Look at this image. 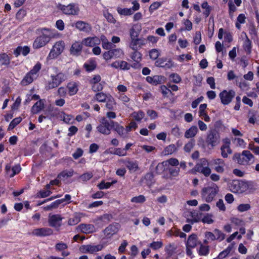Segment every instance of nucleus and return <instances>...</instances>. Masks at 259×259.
Wrapping results in <instances>:
<instances>
[{"label":"nucleus","mask_w":259,"mask_h":259,"mask_svg":"<svg viewBox=\"0 0 259 259\" xmlns=\"http://www.w3.org/2000/svg\"><path fill=\"white\" fill-rule=\"evenodd\" d=\"M97 128L100 133L106 135H109L111 130L113 129L120 137H125L124 132L125 130L123 126L120 125L117 122H114L112 120H107L105 117L102 119L101 124L97 126Z\"/></svg>","instance_id":"nucleus-1"},{"label":"nucleus","mask_w":259,"mask_h":259,"mask_svg":"<svg viewBox=\"0 0 259 259\" xmlns=\"http://www.w3.org/2000/svg\"><path fill=\"white\" fill-rule=\"evenodd\" d=\"M254 158V156L248 150H244L241 153H236L234 154L233 160L237 163L246 165L249 161Z\"/></svg>","instance_id":"nucleus-2"},{"label":"nucleus","mask_w":259,"mask_h":259,"mask_svg":"<svg viewBox=\"0 0 259 259\" xmlns=\"http://www.w3.org/2000/svg\"><path fill=\"white\" fill-rule=\"evenodd\" d=\"M220 141V133L215 129H212L208 132L205 142L207 146H210V149H213Z\"/></svg>","instance_id":"nucleus-3"},{"label":"nucleus","mask_w":259,"mask_h":259,"mask_svg":"<svg viewBox=\"0 0 259 259\" xmlns=\"http://www.w3.org/2000/svg\"><path fill=\"white\" fill-rule=\"evenodd\" d=\"M218 191L219 187L215 184L212 183L211 186L202 189V195L203 197L205 198L207 202H210L218 193Z\"/></svg>","instance_id":"nucleus-4"},{"label":"nucleus","mask_w":259,"mask_h":259,"mask_svg":"<svg viewBox=\"0 0 259 259\" xmlns=\"http://www.w3.org/2000/svg\"><path fill=\"white\" fill-rule=\"evenodd\" d=\"M248 182L242 180H233L230 184V190L233 193H242L249 188Z\"/></svg>","instance_id":"nucleus-5"},{"label":"nucleus","mask_w":259,"mask_h":259,"mask_svg":"<svg viewBox=\"0 0 259 259\" xmlns=\"http://www.w3.org/2000/svg\"><path fill=\"white\" fill-rule=\"evenodd\" d=\"M141 30V26L139 24H135L130 30V36L132 39L130 47L132 49H136L135 46L136 42H137V41L141 40V38H138Z\"/></svg>","instance_id":"nucleus-6"},{"label":"nucleus","mask_w":259,"mask_h":259,"mask_svg":"<svg viewBox=\"0 0 259 259\" xmlns=\"http://www.w3.org/2000/svg\"><path fill=\"white\" fill-rule=\"evenodd\" d=\"M64 46L65 43L63 41L61 40L57 42L50 51L48 58L52 59L57 57L63 52Z\"/></svg>","instance_id":"nucleus-7"},{"label":"nucleus","mask_w":259,"mask_h":259,"mask_svg":"<svg viewBox=\"0 0 259 259\" xmlns=\"http://www.w3.org/2000/svg\"><path fill=\"white\" fill-rule=\"evenodd\" d=\"M235 96V92L232 90H229L228 92L226 90H224L219 94L221 102L224 105L229 104Z\"/></svg>","instance_id":"nucleus-8"},{"label":"nucleus","mask_w":259,"mask_h":259,"mask_svg":"<svg viewBox=\"0 0 259 259\" xmlns=\"http://www.w3.org/2000/svg\"><path fill=\"white\" fill-rule=\"evenodd\" d=\"M52 37L50 35L45 34L42 33V35L37 37L34 40L33 47L34 49H39L45 46L49 42Z\"/></svg>","instance_id":"nucleus-9"},{"label":"nucleus","mask_w":259,"mask_h":259,"mask_svg":"<svg viewBox=\"0 0 259 259\" xmlns=\"http://www.w3.org/2000/svg\"><path fill=\"white\" fill-rule=\"evenodd\" d=\"M52 81L49 83L48 89L57 87L65 80V76L63 73H59L56 75H52Z\"/></svg>","instance_id":"nucleus-10"},{"label":"nucleus","mask_w":259,"mask_h":259,"mask_svg":"<svg viewBox=\"0 0 259 259\" xmlns=\"http://www.w3.org/2000/svg\"><path fill=\"white\" fill-rule=\"evenodd\" d=\"M58 8L66 15H76L78 14L79 11V9L75 7L74 4H69L66 6L60 4Z\"/></svg>","instance_id":"nucleus-11"},{"label":"nucleus","mask_w":259,"mask_h":259,"mask_svg":"<svg viewBox=\"0 0 259 259\" xmlns=\"http://www.w3.org/2000/svg\"><path fill=\"white\" fill-rule=\"evenodd\" d=\"M104 247L102 244L95 245H83L80 247V250L83 253H94L101 250Z\"/></svg>","instance_id":"nucleus-12"},{"label":"nucleus","mask_w":259,"mask_h":259,"mask_svg":"<svg viewBox=\"0 0 259 259\" xmlns=\"http://www.w3.org/2000/svg\"><path fill=\"white\" fill-rule=\"evenodd\" d=\"M122 55H123V52L120 49H111L103 54V58L106 60H108L113 57L120 58Z\"/></svg>","instance_id":"nucleus-13"},{"label":"nucleus","mask_w":259,"mask_h":259,"mask_svg":"<svg viewBox=\"0 0 259 259\" xmlns=\"http://www.w3.org/2000/svg\"><path fill=\"white\" fill-rule=\"evenodd\" d=\"M120 227V225L117 223H114L110 225L104 230L105 235L108 238L111 237L112 235L118 232Z\"/></svg>","instance_id":"nucleus-14"},{"label":"nucleus","mask_w":259,"mask_h":259,"mask_svg":"<svg viewBox=\"0 0 259 259\" xmlns=\"http://www.w3.org/2000/svg\"><path fill=\"white\" fill-rule=\"evenodd\" d=\"M62 218L59 214H53L49 215L48 222L51 227L56 229L59 228L62 225Z\"/></svg>","instance_id":"nucleus-15"},{"label":"nucleus","mask_w":259,"mask_h":259,"mask_svg":"<svg viewBox=\"0 0 259 259\" xmlns=\"http://www.w3.org/2000/svg\"><path fill=\"white\" fill-rule=\"evenodd\" d=\"M53 234V230L49 228H41L34 229L32 234L39 237H45Z\"/></svg>","instance_id":"nucleus-16"},{"label":"nucleus","mask_w":259,"mask_h":259,"mask_svg":"<svg viewBox=\"0 0 259 259\" xmlns=\"http://www.w3.org/2000/svg\"><path fill=\"white\" fill-rule=\"evenodd\" d=\"M199 242L197 240V236L195 234L190 235L188 238L186 243V247L187 248H195Z\"/></svg>","instance_id":"nucleus-17"},{"label":"nucleus","mask_w":259,"mask_h":259,"mask_svg":"<svg viewBox=\"0 0 259 259\" xmlns=\"http://www.w3.org/2000/svg\"><path fill=\"white\" fill-rule=\"evenodd\" d=\"M75 27L80 31L86 32L90 31L92 29V27L89 23L82 21H77L75 24Z\"/></svg>","instance_id":"nucleus-18"},{"label":"nucleus","mask_w":259,"mask_h":259,"mask_svg":"<svg viewBox=\"0 0 259 259\" xmlns=\"http://www.w3.org/2000/svg\"><path fill=\"white\" fill-rule=\"evenodd\" d=\"M78 228L80 231L83 233L89 234L93 233L95 230L94 226L92 224H82L78 226Z\"/></svg>","instance_id":"nucleus-19"},{"label":"nucleus","mask_w":259,"mask_h":259,"mask_svg":"<svg viewBox=\"0 0 259 259\" xmlns=\"http://www.w3.org/2000/svg\"><path fill=\"white\" fill-rule=\"evenodd\" d=\"M29 52L30 48L28 46H24V47L19 46L14 50V54L16 57H18L21 53L23 56H26Z\"/></svg>","instance_id":"nucleus-20"},{"label":"nucleus","mask_w":259,"mask_h":259,"mask_svg":"<svg viewBox=\"0 0 259 259\" xmlns=\"http://www.w3.org/2000/svg\"><path fill=\"white\" fill-rule=\"evenodd\" d=\"M44 108V102L40 99L37 101L32 106L31 111L33 114H36L39 112Z\"/></svg>","instance_id":"nucleus-21"},{"label":"nucleus","mask_w":259,"mask_h":259,"mask_svg":"<svg viewBox=\"0 0 259 259\" xmlns=\"http://www.w3.org/2000/svg\"><path fill=\"white\" fill-rule=\"evenodd\" d=\"M82 49V45L78 42L72 44L70 48V52L71 54L74 55H78L81 52Z\"/></svg>","instance_id":"nucleus-22"},{"label":"nucleus","mask_w":259,"mask_h":259,"mask_svg":"<svg viewBox=\"0 0 259 259\" xmlns=\"http://www.w3.org/2000/svg\"><path fill=\"white\" fill-rule=\"evenodd\" d=\"M201 215L202 213H200L199 214L196 211L191 212V216L193 218V219H187L186 222L191 224H193L194 223L199 222L201 220Z\"/></svg>","instance_id":"nucleus-23"},{"label":"nucleus","mask_w":259,"mask_h":259,"mask_svg":"<svg viewBox=\"0 0 259 259\" xmlns=\"http://www.w3.org/2000/svg\"><path fill=\"white\" fill-rule=\"evenodd\" d=\"M198 131V130L196 126H192L186 131L185 137L186 138H193L197 134Z\"/></svg>","instance_id":"nucleus-24"},{"label":"nucleus","mask_w":259,"mask_h":259,"mask_svg":"<svg viewBox=\"0 0 259 259\" xmlns=\"http://www.w3.org/2000/svg\"><path fill=\"white\" fill-rule=\"evenodd\" d=\"M96 41H99L97 37H88L82 40V44H84L87 46L93 47L96 44Z\"/></svg>","instance_id":"nucleus-25"},{"label":"nucleus","mask_w":259,"mask_h":259,"mask_svg":"<svg viewBox=\"0 0 259 259\" xmlns=\"http://www.w3.org/2000/svg\"><path fill=\"white\" fill-rule=\"evenodd\" d=\"M67 87L71 96L75 95L78 91L77 84L76 82H70L67 84Z\"/></svg>","instance_id":"nucleus-26"},{"label":"nucleus","mask_w":259,"mask_h":259,"mask_svg":"<svg viewBox=\"0 0 259 259\" xmlns=\"http://www.w3.org/2000/svg\"><path fill=\"white\" fill-rule=\"evenodd\" d=\"M73 173L74 171L72 169L70 170H65L62 171L58 175V178L60 179H62L65 178H69L73 176Z\"/></svg>","instance_id":"nucleus-27"},{"label":"nucleus","mask_w":259,"mask_h":259,"mask_svg":"<svg viewBox=\"0 0 259 259\" xmlns=\"http://www.w3.org/2000/svg\"><path fill=\"white\" fill-rule=\"evenodd\" d=\"M30 72L28 73L21 82L22 85H27L31 83L33 80V77Z\"/></svg>","instance_id":"nucleus-28"},{"label":"nucleus","mask_w":259,"mask_h":259,"mask_svg":"<svg viewBox=\"0 0 259 259\" xmlns=\"http://www.w3.org/2000/svg\"><path fill=\"white\" fill-rule=\"evenodd\" d=\"M221 150L222 156L224 158H227L228 154H231L232 153L230 146H227L226 145H222L221 147Z\"/></svg>","instance_id":"nucleus-29"},{"label":"nucleus","mask_w":259,"mask_h":259,"mask_svg":"<svg viewBox=\"0 0 259 259\" xmlns=\"http://www.w3.org/2000/svg\"><path fill=\"white\" fill-rule=\"evenodd\" d=\"M199 244L200 245L199 249V254L201 255H207L209 251V246H204L201 242H199Z\"/></svg>","instance_id":"nucleus-30"},{"label":"nucleus","mask_w":259,"mask_h":259,"mask_svg":"<svg viewBox=\"0 0 259 259\" xmlns=\"http://www.w3.org/2000/svg\"><path fill=\"white\" fill-rule=\"evenodd\" d=\"M22 119L21 117L14 118L10 123L8 130L9 131L12 130L22 121Z\"/></svg>","instance_id":"nucleus-31"},{"label":"nucleus","mask_w":259,"mask_h":259,"mask_svg":"<svg viewBox=\"0 0 259 259\" xmlns=\"http://www.w3.org/2000/svg\"><path fill=\"white\" fill-rule=\"evenodd\" d=\"M125 166L130 170L135 171L138 168V164L135 162L128 161L125 163Z\"/></svg>","instance_id":"nucleus-32"},{"label":"nucleus","mask_w":259,"mask_h":259,"mask_svg":"<svg viewBox=\"0 0 259 259\" xmlns=\"http://www.w3.org/2000/svg\"><path fill=\"white\" fill-rule=\"evenodd\" d=\"M117 12L119 14L122 15H124V16L131 15L133 14V11H132L131 9V8L130 9H127V8L122 9L121 8H118Z\"/></svg>","instance_id":"nucleus-33"},{"label":"nucleus","mask_w":259,"mask_h":259,"mask_svg":"<svg viewBox=\"0 0 259 259\" xmlns=\"http://www.w3.org/2000/svg\"><path fill=\"white\" fill-rule=\"evenodd\" d=\"M153 178L154 175L152 172L146 174L144 177L146 184L148 186H151L154 183Z\"/></svg>","instance_id":"nucleus-34"},{"label":"nucleus","mask_w":259,"mask_h":259,"mask_svg":"<svg viewBox=\"0 0 259 259\" xmlns=\"http://www.w3.org/2000/svg\"><path fill=\"white\" fill-rule=\"evenodd\" d=\"M165 78L162 75H155L153 76V85L161 84L164 82Z\"/></svg>","instance_id":"nucleus-35"},{"label":"nucleus","mask_w":259,"mask_h":259,"mask_svg":"<svg viewBox=\"0 0 259 259\" xmlns=\"http://www.w3.org/2000/svg\"><path fill=\"white\" fill-rule=\"evenodd\" d=\"M80 221V217L78 214H75L73 218H70L68 221V225L73 226L78 224Z\"/></svg>","instance_id":"nucleus-36"},{"label":"nucleus","mask_w":259,"mask_h":259,"mask_svg":"<svg viewBox=\"0 0 259 259\" xmlns=\"http://www.w3.org/2000/svg\"><path fill=\"white\" fill-rule=\"evenodd\" d=\"M216 236V240H218L220 241L223 240L225 238V234L223 233L221 231L218 229H215L213 231Z\"/></svg>","instance_id":"nucleus-37"},{"label":"nucleus","mask_w":259,"mask_h":259,"mask_svg":"<svg viewBox=\"0 0 259 259\" xmlns=\"http://www.w3.org/2000/svg\"><path fill=\"white\" fill-rule=\"evenodd\" d=\"M206 162L207 161L205 159H203V160H202L201 163L197 164L195 166V167L192 169V170L201 172L202 171V170L203 169V168L204 167L203 166V165H205L206 164Z\"/></svg>","instance_id":"nucleus-38"},{"label":"nucleus","mask_w":259,"mask_h":259,"mask_svg":"<svg viewBox=\"0 0 259 259\" xmlns=\"http://www.w3.org/2000/svg\"><path fill=\"white\" fill-rule=\"evenodd\" d=\"M10 62V58L7 54L5 53L1 54V65L8 66Z\"/></svg>","instance_id":"nucleus-39"},{"label":"nucleus","mask_w":259,"mask_h":259,"mask_svg":"<svg viewBox=\"0 0 259 259\" xmlns=\"http://www.w3.org/2000/svg\"><path fill=\"white\" fill-rule=\"evenodd\" d=\"M195 140L191 139L188 143H187L184 148V149L186 152H190L191 149L193 148L195 145Z\"/></svg>","instance_id":"nucleus-40"},{"label":"nucleus","mask_w":259,"mask_h":259,"mask_svg":"<svg viewBox=\"0 0 259 259\" xmlns=\"http://www.w3.org/2000/svg\"><path fill=\"white\" fill-rule=\"evenodd\" d=\"M159 55L158 51L156 49H153L149 51V57L152 60L157 59Z\"/></svg>","instance_id":"nucleus-41"},{"label":"nucleus","mask_w":259,"mask_h":259,"mask_svg":"<svg viewBox=\"0 0 259 259\" xmlns=\"http://www.w3.org/2000/svg\"><path fill=\"white\" fill-rule=\"evenodd\" d=\"M113 219V216L111 214H104L100 217V220L102 222L107 223Z\"/></svg>","instance_id":"nucleus-42"},{"label":"nucleus","mask_w":259,"mask_h":259,"mask_svg":"<svg viewBox=\"0 0 259 259\" xmlns=\"http://www.w3.org/2000/svg\"><path fill=\"white\" fill-rule=\"evenodd\" d=\"M170 175L172 177H177L179 175L180 168L178 167H168L167 168Z\"/></svg>","instance_id":"nucleus-43"},{"label":"nucleus","mask_w":259,"mask_h":259,"mask_svg":"<svg viewBox=\"0 0 259 259\" xmlns=\"http://www.w3.org/2000/svg\"><path fill=\"white\" fill-rule=\"evenodd\" d=\"M212 215L207 213L205 216L201 220L203 223L210 224L213 223L214 221L211 219Z\"/></svg>","instance_id":"nucleus-44"},{"label":"nucleus","mask_w":259,"mask_h":259,"mask_svg":"<svg viewBox=\"0 0 259 259\" xmlns=\"http://www.w3.org/2000/svg\"><path fill=\"white\" fill-rule=\"evenodd\" d=\"M176 150V148L174 144L170 145L164 149L165 154H172Z\"/></svg>","instance_id":"nucleus-45"},{"label":"nucleus","mask_w":259,"mask_h":259,"mask_svg":"<svg viewBox=\"0 0 259 259\" xmlns=\"http://www.w3.org/2000/svg\"><path fill=\"white\" fill-rule=\"evenodd\" d=\"M145 200V197L143 195H141L132 198L131 201L135 203H143Z\"/></svg>","instance_id":"nucleus-46"},{"label":"nucleus","mask_w":259,"mask_h":259,"mask_svg":"<svg viewBox=\"0 0 259 259\" xmlns=\"http://www.w3.org/2000/svg\"><path fill=\"white\" fill-rule=\"evenodd\" d=\"M134 117L137 121H140L144 116V113L141 110L137 112H134Z\"/></svg>","instance_id":"nucleus-47"},{"label":"nucleus","mask_w":259,"mask_h":259,"mask_svg":"<svg viewBox=\"0 0 259 259\" xmlns=\"http://www.w3.org/2000/svg\"><path fill=\"white\" fill-rule=\"evenodd\" d=\"M83 66L88 72L93 71L96 67V65L94 62H91L90 64L85 63Z\"/></svg>","instance_id":"nucleus-48"},{"label":"nucleus","mask_w":259,"mask_h":259,"mask_svg":"<svg viewBox=\"0 0 259 259\" xmlns=\"http://www.w3.org/2000/svg\"><path fill=\"white\" fill-rule=\"evenodd\" d=\"M141 54L137 51H135L132 55V59L136 62H139L141 59Z\"/></svg>","instance_id":"nucleus-49"},{"label":"nucleus","mask_w":259,"mask_h":259,"mask_svg":"<svg viewBox=\"0 0 259 259\" xmlns=\"http://www.w3.org/2000/svg\"><path fill=\"white\" fill-rule=\"evenodd\" d=\"M111 185L112 183L110 182L105 183L103 181L98 185V187L100 190H102L104 189H108Z\"/></svg>","instance_id":"nucleus-50"},{"label":"nucleus","mask_w":259,"mask_h":259,"mask_svg":"<svg viewBox=\"0 0 259 259\" xmlns=\"http://www.w3.org/2000/svg\"><path fill=\"white\" fill-rule=\"evenodd\" d=\"M96 99L99 102H105L106 100L107 96L103 93H98L96 95Z\"/></svg>","instance_id":"nucleus-51"},{"label":"nucleus","mask_w":259,"mask_h":259,"mask_svg":"<svg viewBox=\"0 0 259 259\" xmlns=\"http://www.w3.org/2000/svg\"><path fill=\"white\" fill-rule=\"evenodd\" d=\"M115 105V103L114 101V99L112 97H110L108 101H107L106 107L109 110H114V105Z\"/></svg>","instance_id":"nucleus-52"},{"label":"nucleus","mask_w":259,"mask_h":259,"mask_svg":"<svg viewBox=\"0 0 259 259\" xmlns=\"http://www.w3.org/2000/svg\"><path fill=\"white\" fill-rule=\"evenodd\" d=\"M250 208V205L249 204H241L238 206V210L240 212L247 211Z\"/></svg>","instance_id":"nucleus-53"},{"label":"nucleus","mask_w":259,"mask_h":259,"mask_svg":"<svg viewBox=\"0 0 259 259\" xmlns=\"http://www.w3.org/2000/svg\"><path fill=\"white\" fill-rule=\"evenodd\" d=\"M93 175L91 172H87L82 174L79 177V178L82 181H87L89 180L93 177Z\"/></svg>","instance_id":"nucleus-54"},{"label":"nucleus","mask_w":259,"mask_h":259,"mask_svg":"<svg viewBox=\"0 0 259 259\" xmlns=\"http://www.w3.org/2000/svg\"><path fill=\"white\" fill-rule=\"evenodd\" d=\"M83 153V150L81 148H78L76 150L75 152L72 154V156L75 159H77L82 155Z\"/></svg>","instance_id":"nucleus-55"},{"label":"nucleus","mask_w":259,"mask_h":259,"mask_svg":"<svg viewBox=\"0 0 259 259\" xmlns=\"http://www.w3.org/2000/svg\"><path fill=\"white\" fill-rule=\"evenodd\" d=\"M161 6V3L158 2L153 3L149 7V12L152 13L154 10L157 9Z\"/></svg>","instance_id":"nucleus-56"},{"label":"nucleus","mask_w":259,"mask_h":259,"mask_svg":"<svg viewBox=\"0 0 259 259\" xmlns=\"http://www.w3.org/2000/svg\"><path fill=\"white\" fill-rule=\"evenodd\" d=\"M41 68V64L39 62L37 63L33 67L32 70L30 71V73L33 75L36 74L37 72L39 71V70Z\"/></svg>","instance_id":"nucleus-57"},{"label":"nucleus","mask_w":259,"mask_h":259,"mask_svg":"<svg viewBox=\"0 0 259 259\" xmlns=\"http://www.w3.org/2000/svg\"><path fill=\"white\" fill-rule=\"evenodd\" d=\"M162 243L161 242H153L150 243L149 246L154 250H156L161 247Z\"/></svg>","instance_id":"nucleus-58"},{"label":"nucleus","mask_w":259,"mask_h":259,"mask_svg":"<svg viewBox=\"0 0 259 259\" xmlns=\"http://www.w3.org/2000/svg\"><path fill=\"white\" fill-rule=\"evenodd\" d=\"M205 236L206 239L211 241L216 240V236L214 233L211 232H206L205 233Z\"/></svg>","instance_id":"nucleus-59"},{"label":"nucleus","mask_w":259,"mask_h":259,"mask_svg":"<svg viewBox=\"0 0 259 259\" xmlns=\"http://www.w3.org/2000/svg\"><path fill=\"white\" fill-rule=\"evenodd\" d=\"M251 41L248 39V37H246V39L245 40L244 44V48L245 51L250 52L251 50Z\"/></svg>","instance_id":"nucleus-60"},{"label":"nucleus","mask_w":259,"mask_h":259,"mask_svg":"<svg viewBox=\"0 0 259 259\" xmlns=\"http://www.w3.org/2000/svg\"><path fill=\"white\" fill-rule=\"evenodd\" d=\"M201 40V35L200 31H197L195 34V36L194 38V43L195 45H198L200 43Z\"/></svg>","instance_id":"nucleus-61"},{"label":"nucleus","mask_w":259,"mask_h":259,"mask_svg":"<svg viewBox=\"0 0 259 259\" xmlns=\"http://www.w3.org/2000/svg\"><path fill=\"white\" fill-rule=\"evenodd\" d=\"M92 90L95 92L101 91L103 90V85L101 83H95L92 85Z\"/></svg>","instance_id":"nucleus-62"},{"label":"nucleus","mask_w":259,"mask_h":259,"mask_svg":"<svg viewBox=\"0 0 259 259\" xmlns=\"http://www.w3.org/2000/svg\"><path fill=\"white\" fill-rule=\"evenodd\" d=\"M170 77L172 78V81L176 83H179L181 81L180 76L176 73L170 74Z\"/></svg>","instance_id":"nucleus-63"},{"label":"nucleus","mask_w":259,"mask_h":259,"mask_svg":"<svg viewBox=\"0 0 259 259\" xmlns=\"http://www.w3.org/2000/svg\"><path fill=\"white\" fill-rule=\"evenodd\" d=\"M166 61V58H158L155 62V65L158 67H163V64Z\"/></svg>","instance_id":"nucleus-64"}]
</instances>
